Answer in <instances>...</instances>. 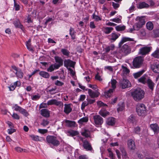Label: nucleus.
<instances>
[{"mask_svg": "<svg viewBox=\"0 0 159 159\" xmlns=\"http://www.w3.org/2000/svg\"><path fill=\"white\" fill-rule=\"evenodd\" d=\"M40 98V96L39 94L31 96V99L33 100H36L39 99Z\"/></svg>", "mask_w": 159, "mask_h": 159, "instance_id": "nucleus-51", "label": "nucleus"}, {"mask_svg": "<svg viewBox=\"0 0 159 159\" xmlns=\"http://www.w3.org/2000/svg\"><path fill=\"white\" fill-rule=\"evenodd\" d=\"M64 66L68 68V67H74L75 62L70 59L65 60L64 61Z\"/></svg>", "mask_w": 159, "mask_h": 159, "instance_id": "nucleus-13", "label": "nucleus"}, {"mask_svg": "<svg viewBox=\"0 0 159 159\" xmlns=\"http://www.w3.org/2000/svg\"><path fill=\"white\" fill-rule=\"evenodd\" d=\"M127 145L128 148L130 150H134L135 148L134 142L132 139H130L128 140Z\"/></svg>", "mask_w": 159, "mask_h": 159, "instance_id": "nucleus-18", "label": "nucleus"}, {"mask_svg": "<svg viewBox=\"0 0 159 159\" xmlns=\"http://www.w3.org/2000/svg\"><path fill=\"white\" fill-rule=\"evenodd\" d=\"M14 108L15 110L19 111L25 116H27L29 115L28 112L25 109L18 106L17 104L15 105Z\"/></svg>", "mask_w": 159, "mask_h": 159, "instance_id": "nucleus-9", "label": "nucleus"}, {"mask_svg": "<svg viewBox=\"0 0 159 159\" xmlns=\"http://www.w3.org/2000/svg\"><path fill=\"white\" fill-rule=\"evenodd\" d=\"M143 59L141 57L139 56L135 57L133 60V63L134 66L135 68H139L142 66Z\"/></svg>", "mask_w": 159, "mask_h": 159, "instance_id": "nucleus-5", "label": "nucleus"}, {"mask_svg": "<svg viewBox=\"0 0 159 159\" xmlns=\"http://www.w3.org/2000/svg\"><path fill=\"white\" fill-rule=\"evenodd\" d=\"M134 41L133 39L126 37H123L119 43V47H121L124 43L127 41Z\"/></svg>", "mask_w": 159, "mask_h": 159, "instance_id": "nucleus-20", "label": "nucleus"}, {"mask_svg": "<svg viewBox=\"0 0 159 159\" xmlns=\"http://www.w3.org/2000/svg\"><path fill=\"white\" fill-rule=\"evenodd\" d=\"M94 122L96 125H101L103 122V118L99 115L93 116Z\"/></svg>", "mask_w": 159, "mask_h": 159, "instance_id": "nucleus-15", "label": "nucleus"}, {"mask_svg": "<svg viewBox=\"0 0 159 159\" xmlns=\"http://www.w3.org/2000/svg\"><path fill=\"white\" fill-rule=\"evenodd\" d=\"M83 142V146L84 148L87 151H91L92 149L91 144L88 141L82 140Z\"/></svg>", "mask_w": 159, "mask_h": 159, "instance_id": "nucleus-17", "label": "nucleus"}, {"mask_svg": "<svg viewBox=\"0 0 159 159\" xmlns=\"http://www.w3.org/2000/svg\"><path fill=\"white\" fill-rule=\"evenodd\" d=\"M21 85L20 81H17L13 84H11L10 86L9 87V88L10 91H13L17 86H20Z\"/></svg>", "mask_w": 159, "mask_h": 159, "instance_id": "nucleus-21", "label": "nucleus"}, {"mask_svg": "<svg viewBox=\"0 0 159 159\" xmlns=\"http://www.w3.org/2000/svg\"><path fill=\"white\" fill-rule=\"evenodd\" d=\"M113 28L111 27H105L103 30V32L106 34H108L111 33L113 30Z\"/></svg>", "mask_w": 159, "mask_h": 159, "instance_id": "nucleus-36", "label": "nucleus"}, {"mask_svg": "<svg viewBox=\"0 0 159 159\" xmlns=\"http://www.w3.org/2000/svg\"><path fill=\"white\" fill-rule=\"evenodd\" d=\"M13 24L16 27L20 28L22 30H23V26L20 23L19 20H17L14 21L13 22Z\"/></svg>", "mask_w": 159, "mask_h": 159, "instance_id": "nucleus-30", "label": "nucleus"}, {"mask_svg": "<svg viewBox=\"0 0 159 159\" xmlns=\"http://www.w3.org/2000/svg\"><path fill=\"white\" fill-rule=\"evenodd\" d=\"M89 104L88 103V101H85L84 102H83L81 105V109H83L86 106H88Z\"/></svg>", "mask_w": 159, "mask_h": 159, "instance_id": "nucleus-56", "label": "nucleus"}, {"mask_svg": "<svg viewBox=\"0 0 159 159\" xmlns=\"http://www.w3.org/2000/svg\"><path fill=\"white\" fill-rule=\"evenodd\" d=\"M147 83L148 84L149 88L152 90H153L155 85L154 83L150 79H147Z\"/></svg>", "mask_w": 159, "mask_h": 159, "instance_id": "nucleus-26", "label": "nucleus"}, {"mask_svg": "<svg viewBox=\"0 0 159 159\" xmlns=\"http://www.w3.org/2000/svg\"><path fill=\"white\" fill-rule=\"evenodd\" d=\"M145 71L144 70H143L134 73L133 75L135 79H137L140 77Z\"/></svg>", "mask_w": 159, "mask_h": 159, "instance_id": "nucleus-31", "label": "nucleus"}, {"mask_svg": "<svg viewBox=\"0 0 159 159\" xmlns=\"http://www.w3.org/2000/svg\"><path fill=\"white\" fill-rule=\"evenodd\" d=\"M55 84L58 86H61L63 84V83L59 80H57L55 82Z\"/></svg>", "mask_w": 159, "mask_h": 159, "instance_id": "nucleus-63", "label": "nucleus"}, {"mask_svg": "<svg viewBox=\"0 0 159 159\" xmlns=\"http://www.w3.org/2000/svg\"><path fill=\"white\" fill-rule=\"evenodd\" d=\"M145 17L143 16L141 17L138 16L136 18V20L138 21L137 22L138 23L143 26L145 23Z\"/></svg>", "mask_w": 159, "mask_h": 159, "instance_id": "nucleus-23", "label": "nucleus"}, {"mask_svg": "<svg viewBox=\"0 0 159 159\" xmlns=\"http://www.w3.org/2000/svg\"><path fill=\"white\" fill-rule=\"evenodd\" d=\"M87 100L88 101L89 104H91L95 102V99H87Z\"/></svg>", "mask_w": 159, "mask_h": 159, "instance_id": "nucleus-62", "label": "nucleus"}, {"mask_svg": "<svg viewBox=\"0 0 159 159\" xmlns=\"http://www.w3.org/2000/svg\"><path fill=\"white\" fill-rule=\"evenodd\" d=\"M119 83L120 87L123 89L130 87L131 86L130 83L127 79H123L120 80Z\"/></svg>", "mask_w": 159, "mask_h": 159, "instance_id": "nucleus-8", "label": "nucleus"}, {"mask_svg": "<svg viewBox=\"0 0 159 159\" xmlns=\"http://www.w3.org/2000/svg\"><path fill=\"white\" fill-rule=\"evenodd\" d=\"M14 7L15 8V10L16 11H17L19 10L20 9V6L19 4L16 3V2H15V3H14Z\"/></svg>", "mask_w": 159, "mask_h": 159, "instance_id": "nucleus-60", "label": "nucleus"}, {"mask_svg": "<svg viewBox=\"0 0 159 159\" xmlns=\"http://www.w3.org/2000/svg\"><path fill=\"white\" fill-rule=\"evenodd\" d=\"M75 33L74 29L72 27H70V34L71 37V39H75Z\"/></svg>", "mask_w": 159, "mask_h": 159, "instance_id": "nucleus-39", "label": "nucleus"}, {"mask_svg": "<svg viewBox=\"0 0 159 159\" xmlns=\"http://www.w3.org/2000/svg\"><path fill=\"white\" fill-rule=\"evenodd\" d=\"M81 135L86 138L91 137L90 131L88 129H84L81 132Z\"/></svg>", "mask_w": 159, "mask_h": 159, "instance_id": "nucleus-28", "label": "nucleus"}, {"mask_svg": "<svg viewBox=\"0 0 159 159\" xmlns=\"http://www.w3.org/2000/svg\"><path fill=\"white\" fill-rule=\"evenodd\" d=\"M122 68H123V71L124 74H128L129 72V70L126 67H125L124 66H122Z\"/></svg>", "mask_w": 159, "mask_h": 159, "instance_id": "nucleus-52", "label": "nucleus"}, {"mask_svg": "<svg viewBox=\"0 0 159 159\" xmlns=\"http://www.w3.org/2000/svg\"><path fill=\"white\" fill-rule=\"evenodd\" d=\"M131 50L130 47L126 43L123 46L119 52L123 55H126L130 52Z\"/></svg>", "mask_w": 159, "mask_h": 159, "instance_id": "nucleus-6", "label": "nucleus"}, {"mask_svg": "<svg viewBox=\"0 0 159 159\" xmlns=\"http://www.w3.org/2000/svg\"><path fill=\"white\" fill-rule=\"evenodd\" d=\"M47 104L48 105H55L56 106L61 105L62 107L63 106V104L62 102L60 101H58L57 100L55 99H52L49 100L48 101Z\"/></svg>", "mask_w": 159, "mask_h": 159, "instance_id": "nucleus-12", "label": "nucleus"}, {"mask_svg": "<svg viewBox=\"0 0 159 159\" xmlns=\"http://www.w3.org/2000/svg\"><path fill=\"white\" fill-rule=\"evenodd\" d=\"M141 24L138 22L135 23L133 25V29L134 30H139L142 26Z\"/></svg>", "mask_w": 159, "mask_h": 159, "instance_id": "nucleus-42", "label": "nucleus"}, {"mask_svg": "<svg viewBox=\"0 0 159 159\" xmlns=\"http://www.w3.org/2000/svg\"><path fill=\"white\" fill-rule=\"evenodd\" d=\"M65 122L66 123V125L70 127L75 126V122L74 121H71L67 120H65Z\"/></svg>", "mask_w": 159, "mask_h": 159, "instance_id": "nucleus-33", "label": "nucleus"}, {"mask_svg": "<svg viewBox=\"0 0 159 159\" xmlns=\"http://www.w3.org/2000/svg\"><path fill=\"white\" fill-rule=\"evenodd\" d=\"M46 140L49 144H51L54 146H57L59 145L60 142L57 140V138L53 136L48 135L46 137Z\"/></svg>", "mask_w": 159, "mask_h": 159, "instance_id": "nucleus-4", "label": "nucleus"}, {"mask_svg": "<svg viewBox=\"0 0 159 159\" xmlns=\"http://www.w3.org/2000/svg\"><path fill=\"white\" fill-rule=\"evenodd\" d=\"M115 48V45L113 44H111L110 45L106 47L105 50L106 52H108L110 50H113Z\"/></svg>", "mask_w": 159, "mask_h": 159, "instance_id": "nucleus-38", "label": "nucleus"}, {"mask_svg": "<svg viewBox=\"0 0 159 159\" xmlns=\"http://www.w3.org/2000/svg\"><path fill=\"white\" fill-rule=\"evenodd\" d=\"M55 61L58 63L57 64H55L56 69H58L61 66L63 65V61L62 59L60 57L58 56L55 57H54Z\"/></svg>", "mask_w": 159, "mask_h": 159, "instance_id": "nucleus-14", "label": "nucleus"}, {"mask_svg": "<svg viewBox=\"0 0 159 159\" xmlns=\"http://www.w3.org/2000/svg\"><path fill=\"white\" fill-rule=\"evenodd\" d=\"M79 159H87L88 157H87V156L85 155H81L79 157Z\"/></svg>", "mask_w": 159, "mask_h": 159, "instance_id": "nucleus-64", "label": "nucleus"}, {"mask_svg": "<svg viewBox=\"0 0 159 159\" xmlns=\"http://www.w3.org/2000/svg\"><path fill=\"white\" fill-rule=\"evenodd\" d=\"M39 75L43 78H48L50 77V75L47 72L44 71H41L39 73Z\"/></svg>", "mask_w": 159, "mask_h": 159, "instance_id": "nucleus-34", "label": "nucleus"}, {"mask_svg": "<svg viewBox=\"0 0 159 159\" xmlns=\"http://www.w3.org/2000/svg\"><path fill=\"white\" fill-rule=\"evenodd\" d=\"M128 120L129 123H134L135 121V118L133 115H131L129 117Z\"/></svg>", "mask_w": 159, "mask_h": 159, "instance_id": "nucleus-44", "label": "nucleus"}, {"mask_svg": "<svg viewBox=\"0 0 159 159\" xmlns=\"http://www.w3.org/2000/svg\"><path fill=\"white\" fill-rule=\"evenodd\" d=\"M64 106V111L66 114H68L71 111L72 109L70 104H65Z\"/></svg>", "mask_w": 159, "mask_h": 159, "instance_id": "nucleus-22", "label": "nucleus"}, {"mask_svg": "<svg viewBox=\"0 0 159 159\" xmlns=\"http://www.w3.org/2000/svg\"><path fill=\"white\" fill-rule=\"evenodd\" d=\"M153 56L156 58L159 57V51L157 50L156 51L154 52L152 54Z\"/></svg>", "mask_w": 159, "mask_h": 159, "instance_id": "nucleus-57", "label": "nucleus"}, {"mask_svg": "<svg viewBox=\"0 0 159 159\" xmlns=\"http://www.w3.org/2000/svg\"><path fill=\"white\" fill-rule=\"evenodd\" d=\"M120 35V34H116L115 33H112L109 36V39L111 42L115 41Z\"/></svg>", "mask_w": 159, "mask_h": 159, "instance_id": "nucleus-19", "label": "nucleus"}, {"mask_svg": "<svg viewBox=\"0 0 159 159\" xmlns=\"http://www.w3.org/2000/svg\"><path fill=\"white\" fill-rule=\"evenodd\" d=\"M55 69H56L55 65H52L47 69V71L48 72H51L53 71Z\"/></svg>", "mask_w": 159, "mask_h": 159, "instance_id": "nucleus-47", "label": "nucleus"}, {"mask_svg": "<svg viewBox=\"0 0 159 159\" xmlns=\"http://www.w3.org/2000/svg\"><path fill=\"white\" fill-rule=\"evenodd\" d=\"M138 81L140 83L145 84L147 81V79H146V76L145 75H144L142 76L138 79Z\"/></svg>", "mask_w": 159, "mask_h": 159, "instance_id": "nucleus-37", "label": "nucleus"}, {"mask_svg": "<svg viewBox=\"0 0 159 159\" xmlns=\"http://www.w3.org/2000/svg\"><path fill=\"white\" fill-rule=\"evenodd\" d=\"M38 131L40 133L44 134L47 133L48 132V130L47 129H38Z\"/></svg>", "mask_w": 159, "mask_h": 159, "instance_id": "nucleus-55", "label": "nucleus"}, {"mask_svg": "<svg viewBox=\"0 0 159 159\" xmlns=\"http://www.w3.org/2000/svg\"><path fill=\"white\" fill-rule=\"evenodd\" d=\"M146 27L148 29L152 30L153 28V25L151 22H148L146 24Z\"/></svg>", "mask_w": 159, "mask_h": 159, "instance_id": "nucleus-46", "label": "nucleus"}, {"mask_svg": "<svg viewBox=\"0 0 159 159\" xmlns=\"http://www.w3.org/2000/svg\"><path fill=\"white\" fill-rule=\"evenodd\" d=\"M85 90L88 91V93L90 97L92 98H97L99 96L100 93L98 90L93 91L90 89H86Z\"/></svg>", "mask_w": 159, "mask_h": 159, "instance_id": "nucleus-10", "label": "nucleus"}, {"mask_svg": "<svg viewBox=\"0 0 159 159\" xmlns=\"http://www.w3.org/2000/svg\"><path fill=\"white\" fill-rule=\"evenodd\" d=\"M115 28L117 31H123L125 30V27L124 25L122 26L118 25Z\"/></svg>", "mask_w": 159, "mask_h": 159, "instance_id": "nucleus-49", "label": "nucleus"}, {"mask_svg": "<svg viewBox=\"0 0 159 159\" xmlns=\"http://www.w3.org/2000/svg\"><path fill=\"white\" fill-rule=\"evenodd\" d=\"M11 68L14 70V71H13L17 77L20 79L23 78L24 74L20 69L17 67L15 66H12Z\"/></svg>", "mask_w": 159, "mask_h": 159, "instance_id": "nucleus-7", "label": "nucleus"}, {"mask_svg": "<svg viewBox=\"0 0 159 159\" xmlns=\"http://www.w3.org/2000/svg\"><path fill=\"white\" fill-rule=\"evenodd\" d=\"M116 82H117L115 80L113 79L111 80V85L112 89H110L109 90L106 91L104 92V96L106 98H110L111 96L113 91L116 88Z\"/></svg>", "mask_w": 159, "mask_h": 159, "instance_id": "nucleus-3", "label": "nucleus"}, {"mask_svg": "<svg viewBox=\"0 0 159 159\" xmlns=\"http://www.w3.org/2000/svg\"><path fill=\"white\" fill-rule=\"evenodd\" d=\"M141 130L139 126H137L134 128V132L136 134H139Z\"/></svg>", "mask_w": 159, "mask_h": 159, "instance_id": "nucleus-53", "label": "nucleus"}, {"mask_svg": "<svg viewBox=\"0 0 159 159\" xmlns=\"http://www.w3.org/2000/svg\"><path fill=\"white\" fill-rule=\"evenodd\" d=\"M99 114L103 117H106L109 115V112L104 109H101L99 111Z\"/></svg>", "mask_w": 159, "mask_h": 159, "instance_id": "nucleus-32", "label": "nucleus"}, {"mask_svg": "<svg viewBox=\"0 0 159 159\" xmlns=\"http://www.w3.org/2000/svg\"><path fill=\"white\" fill-rule=\"evenodd\" d=\"M151 69L155 73H159V64H154L151 66Z\"/></svg>", "mask_w": 159, "mask_h": 159, "instance_id": "nucleus-27", "label": "nucleus"}, {"mask_svg": "<svg viewBox=\"0 0 159 159\" xmlns=\"http://www.w3.org/2000/svg\"><path fill=\"white\" fill-rule=\"evenodd\" d=\"M31 40L29 39L26 43V46L28 50L30 51L33 50V49L31 47Z\"/></svg>", "mask_w": 159, "mask_h": 159, "instance_id": "nucleus-45", "label": "nucleus"}, {"mask_svg": "<svg viewBox=\"0 0 159 159\" xmlns=\"http://www.w3.org/2000/svg\"><path fill=\"white\" fill-rule=\"evenodd\" d=\"M68 134L70 136H74L77 135L78 134V132L77 131L74 130H71L68 132Z\"/></svg>", "mask_w": 159, "mask_h": 159, "instance_id": "nucleus-48", "label": "nucleus"}, {"mask_svg": "<svg viewBox=\"0 0 159 159\" xmlns=\"http://www.w3.org/2000/svg\"><path fill=\"white\" fill-rule=\"evenodd\" d=\"M93 18L96 21H98L101 20V18L98 16L95 15L94 14L93 15Z\"/></svg>", "mask_w": 159, "mask_h": 159, "instance_id": "nucleus-58", "label": "nucleus"}, {"mask_svg": "<svg viewBox=\"0 0 159 159\" xmlns=\"http://www.w3.org/2000/svg\"><path fill=\"white\" fill-rule=\"evenodd\" d=\"M131 94L134 100L139 102L144 98L145 92L141 89L138 88L131 91Z\"/></svg>", "mask_w": 159, "mask_h": 159, "instance_id": "nucleus-1", "label": "nucleus"}, {"mask_svg": "<svg viewBox=\"0 0 159 159\" xmlns=\"http://www.w3.org/2000/svg\"><path fill=\"white\" fill-rule=\"evenodd\" d=\"M61 52L63 54L68 57L69 55L70 52L67 49L64 48H62L61 50Z\"/></svg>", "mask_w": 159, "mask_h": 159, "instance_id": "nucleus-43", "label": "nucleus"}, {"mask_svg": "<svg viewBox=\"0 0 159 159\" xmlns=\"http://www.w3.org/2000/svg\"><path fill=\"white\" fill-rule=\"evenodd\" d=\"M120 149L122 153V156L123 158L125 159H128L129 157L125 149L123 147H120Z\"/></svg>", "mask_w": 159, "mask_h": 159, "instance_id": "nucleus-25", "label": "nucleus"}, {"mask_svg": "<svg viewBox=\"0 0 159 159\" xmlns=\"http://www.w3.org/2000/svg\"><path fill=\"white\" fill-rule=\"evenodd\" d=\"M30 137L31 138V139L35 141H39V137L38 136L34 135H30Z\"/></svg>", "mask_w": 159, "mask_h": 159, "instance_id": "nucleus-50", "label": "nucleus"}, {"mask_svg": "<svg viewBox=\"0 0 159 159\" xmlns=\"http://www.w3.org/2000/svg\"><path fill=\"white\" fill-rule=\"evenodd\" d=\"M106 122L108 125H113L115 124V119L114 118L112 117L109 118L107 119Z\"/></svg>", "mask_w": 159, "mask_h": 159, "instance_id": "nucleus-29", "label": "nucleus"}, {"mask_svg": "<svg viewBox=\"0 0 159 159\" xmlns=\"http://www.w3.org/2000/svg\"><path fill=\"white\" fill-rule=\"evenodd\" d=\"M41 114L46 117H48L50 116L49 111L46 109H43L40 111Z\"/></svg>", "mask_w": 159, "mask_h": 159, "instance_id": "nucleus-24", "label": "nucleus"}, {"mask_svg": "<svg viewBox=\"0 0 159 159\" xmlns=\"http://www.w3.org/2000/svg\"><path fill=\"white\" fill-rule=\"evenodd\" d=\"M89 118L88 117L85 116L83 117L78 120V123L80 124H82L83 123L87 122L88 121Z\"/></svg>", "mask_w": 159, "mask_h": 159, "instance_id": "nucleus-40", "label": "nucleus"}, {"mask_svg": "<svg viewBox=\"0 0 159 159\" xmlns=\"http://www.w3.org/2000/svg\"><path fill=\"white\" fill-rule=\"evenodd\" d=\"M136 112L139 116H144L146 115L147 113L146 108L143 104H138L136 107Z\"/></svg>", "mask_w": 159, "mask_h": 159, "instance_id": "nucleus-2", "label": "nucleus"}, {"mask_svg": "<svg viewBox=\"0 0 159 159\" xmlns=\"http://www.w3.org/2000/svg\"><path fill=\"white\" fill-rule=\"evenodd\" d=\"M97 104L98 106H100L104 107L107 106V105L106 104H104L103 102L101 101H99L98 102H97Z\"/></svg>", "mask_w": 159, "mask_h": 159, "instance_id": "nucleus-61", "label": "nucleus"}, {"mask_svg": "<svg viewBox=\"0 0 159 159\" xmlns=\"http://www.w3.org/2000/svg\"><path fill=\"white\" fill-rule=\"evenodd\" d=\"M149 7L148 4L144 2H142L139 4L137 7L138 8L142 9L144 8H147Z\"/></svg>", "mask_w": 159, "mask_h": 159, "instance_id": "nucleus-35", "label": "nucleus"}, {"mask_svg": "<svg viewBox=\"0 0 159 159\" xmlns=\"http://www.w3.org/2000/svg\"><path fill=\"white\" fill-rule=\"evenodd\" d=\"M152 48L145 47L139 49V53L142 55H145L151 51Z\"/></svg>", "mask_w": 159, "mask_h": 159, "instance_id": "nucleus-11", "label": "nucleus"}, {"mask_svg": "<svg viewBox=\"0 0 159 159\" xmlns=\"http://www.w3.org/2000/svg\"><path fill=\"white\" fill-rule=\"evenodd\" d=\"M150 127L155 134H157L159 133V126L157 124H151L150 125Z\"/></svg>", "mask_w": 159, "mask_h": 159, "instance_id": "nucleus-16", "label": "nucleus"}, {"mask_svg": "<svg viewBox=\"0 0 159 159\" xmlns=\"http://www.w3.org/2000/svg\"><path fill=\"white\" fill-rule=\"evenodd\" d=\"M140 35L143 37H144L146 35V33L144 29H141L140 30Z\"/></svg>", "mask_w": 159, "mask_h": 159, "instance_id": "nucleus-59", "label": "nucleus"}, {"mask_svg": "<svg viewBox=\"0 0 159 159\" xmlns=\"http://www.w3.org/2000/svg\"><path fill=\"white\" fill-rule=\"evenodd\" d=\"M49 124V121L47 120H43L42 122L41 123V125L45 127L48 125Z\"/></svg>", "mask_w": 159, "mask_h": 159, "instance_id": "nucleus-54", "label": "nucleus"}, {"mask_svg": "<svg viewBox=\"0 0 159 159\" xmlns=\"http://www.w3.org/2000/svg\"><path fill=\"white\" fill-rule=\"evenodd\" d=\"M119 107L117 108L118 112L124 110L125 108V104L124 103H120L118 104Z\"/></svg>", "mask_w": 159, "mask_h": 159, "instance_id": "nucleus-41", "label": "nucleus"}]
</instances>
